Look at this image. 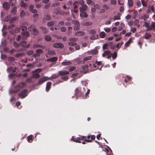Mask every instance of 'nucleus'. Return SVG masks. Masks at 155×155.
<instances>
[{
  "mask_svg": "<svg viewBox=\"0 0 155 155\" xmlns=\"http://www.w3.org/2000/svg\"><path fill=\"white\" fill-rule=\"evenodd\" d=\"M95 139L94 135H88L87 137L84 136H82L80 137L81 140H83L87 142H91L92 140H94Z\"/></svg>",
  "mask_w": 155,
  "mask_h": 155,
  "instance_id": "1",
  "label": "nucleus"
},
{
  "mask_svg": "<svg viewBox=\"0 0 155 155\" xmlns=\"http://www.w3.org/2000/svg\"><path fill=\"white\" fill-rule=\"evenodd\" d=\"M85 92V91L83 88L82 89L81 88L78 87L75 90V95L77 97L82 96Z\"/></svg>",
  "mask_w": 155,
  "mask_h": 155,
  "instance_id": "2",
  "label": "nucleus"
},
{
  "mask_svg": "<svg viewBox=\"0 0 155 155\" xmlns=\"http://www.w3.org/2000/svg\"><path fill=\"white\" fill-rule=\"evenodd\" d=\"M27 91L26 89L22 90L18 94V96L21 99L24 98L27 96Z\"/></svg>",
  "mask_w": 155,
  "mask_h": 155,
  "instance_id": "3",
  "label": "nucleus"
},
{
  "mask_svg": "<svg viewBox=\"0 0 155 155\" xmlns=\"http://www.w3.org/2000/svg\"><path fill=\"white\" fill-rule=\"evenodd\" d=\"M50 78H48L47 77H44L43 78H42L39 80L37 84V85H39L41 84L48 80H50L51 79Z\"/></svg>",
  "mask_w": 155,
  "mask_h": 155,
  "instance_id": "4",
  "label": "nucleus"
},
{
  "mask_svg": "<svg viewBox=\"0 0 155 155\" xmlns=\"http://www.w3.org/2000/svg\"><path fill=\"white\" fill-rule=\"evenodd\" d=\"M74 6V12L75 13H77L78 12V3L77 1H75L73 3Z\"/></svg>",
  "mask_w": 155,
  "mask_h": 155,
  "instance_id": "5",
  "label": "nucleus"
},
{
  "mask_svg": "<svg viewBox=\"0 0 155 155\" xmlns=\"http://www.w3.org/2000/svg\"><path fill=\"white\" fill-rule=\"evenodd\" d=\"M53 47L55 48H63L64 47L63 44L61 43H56L53 44Z\"/></svg>",
  "mask_w": 155,
  "mask_h": 155,
  "instance_id": "6",
  "label": "nucleus"
},
{
  "mask_svg": "<svg viewBox=\"0 0 155 155\" xmlns=\"http://www.w3.org/2000/svg\"><path fill=\"white\" fill-rule=\"evenodd\" d=\"M21 35L23 38L25 39H27L29 36V33L27 31L25 32H22Z\"/></svg>",
  "mask_w": 155,
  "mask_h": 155,
  "instance_id": "7",
  "label": "nucleus"
},
{
  "mask_svg": "<svg viewBox=\"0 0 155 155\" xmlns=\"http://www.w3.org/2000/svg\"><path fill=\"white\" fill-rule=\"evenodd\" d=\"M20 46H22L23 47L28 48L30 46V44H28L26 45V42L25 41H23L19 43Z\"/></svg>",
  "mask_w": 155,
  "mask_h": 155,
  "instance_id": "8",
  "label": "nucleus"
},
{
  "mask_svg": "<svg viewBox=\"0 0 155 155\" xmlns=\"http://www.w3.org/2000/svg\"><path fill=\"white\" fill-rule=\"evenodd\" d=\"M3 8L6 10H8L10 8L8 3L6 2H5L3 3Z\"/></svg>",
  "mask_w": 155,
  "mask_h": 155,
  "instance_id": "9",
  "label": "nucleus"
},
{
  "mask_svg": "<svg viewBox=\"0 0 155 155\" xmlns=\"http://www.w3.org/2000/svg\"><path fill=\"white\" fill-rule=\"evenodd\" d=\"M80 15L82 18H87L88 15L85 11L80 12Z\"/></svg>",
  "mask_w": 155,
  "mask_h": 155,
  "instance_id": "10",
  "label": "nucleus"
},
{
  "mask_svg": "<svg viewBox=\"0 0 155 155\" xmlns=\"http://www.w3.org/2000/svg\"><path fill=\"white\" fill-rule=\"evenodd\" d=\"M85 33L83 31H79L76 33L75 35L77 36H83L85 35Z\"/></svg>",
  "mask_w": 155,
  "mask_h": 155,
  "instance_id": "11",
  "label": "nucleus"
},
{
  "mask_svg": "<svg viewBox=\"0 0 155 155\" xmlns=\"http://www.w3.org/2000/svg\"><path fill=\"white\" fill-rule=\"evenodd\" d=\"M153 30L154 31H155V23L154 22H152V24L150 26H149V28L148 29H147V31Z\"/></svg>",
  "mask_w": 155,
  "mask_h": 155,
  "instance_id": "12",
  "label": "nucleus"
},
{
  "mask_svg": "<svg viewBox=\"0 0 155 155\" xmlns=\"http://www.w3.org/2000/svg\"><path fill=\"white\" fill-rule=\"evenodd\" d=\"M58 74L59 75H64L69 74V72L68 71H58Z\"/></svg>",
  "mask_w": 155,
  "mask_h": 155,
  "instance_id": "13",
  "label": "nucleus"
},
{
  "mask_svg": "<svg viewBox=\"0 0 155 155\" xmlns=\"http://www.w3.org/2000/svg\"><path fill=\"white\" fill-rule=\"evenodd\" d=\"M87 6L85 5H83L81 7L79 8L80 12L85 11L87 10Z\"/></svg>",
  "mask_w": 155,
  "mask_h": 155,
  "instance_id": "14",
  "label": "nucleus"
},
{
  "mask_svg": "<svg viewBox=\"0 0 155 155\" xmlns=\"http://www.w3.org/2000/svg\"><path fill=\"white\" fill-rule=\"evenodd\" d=\"M51 84V82H47L46 87V90L47 92H48L50 89Z\"/></svg>",
  "mask_w": 155,
  "mask_h": 155,
  "instance_id": "15",
  "label": "nucleus"
},
{
  "mask_svg": "<svg viewBox=\"0 0 155 155\" xmlns=\"http://www.w3.org/2000/svg\"><path fill=\"white\" fill-rule=\"evenodd\" d=\"M134 3L133 0H128V7L130 8V7L133 6Z\"/></svg>",
  "mask_w": 155,
  "mask_h": 155,
  "instance_id": "16",
  "label": "nucleus"
},
{
  "mask_svg": "<svg viewBox=\"0 0 155 155\" xmlns=\"http://www.w3.org/2000/svg\"><path fill=\"white\" fill-rule=\"evenodd\" d=\"M57 58L56 57H53L49 58L47 60L48 61H51L52 62H54L57 60Z\"/></svg>",
  "mask_w": 155,
  "mask_h": 155,
  "instance_id": "17",
  "label": "nucleus"
},
{
  "mask_svg": "<svg viewBox=\"0 0 155 155\" xmlns=\"http://www.w3.org/2000/svg\"><path fill=\"white\" fill-rule=\"evenodd\" d=\"M17 7L16 6L13 7L11 10V13L13 15H15L17 12Z\"/></svg>",
  "mask_w": 155,
  "mask_h": 155,
  "instance_id": "18",
  "label": "nucleus"
},
{
  "mask_svg": "<svg viewBox=\"0 0 155 155\" xmlns=\"http://www.w3.org/2000/svg\"><path fill=\"white\" fill-rule=\"evenodd\" d=\"M110 54H111V52L110 51H106L102 54V55L103 57H104L105 56L109 55Z\"/></svg>",
  "mask_w": 155,
  "mask_h": 155,
  "instance_id": "19",
  "label": "nucleus"
},
{
  "mask_svg": "<svg viewBox=\"0 0 155 155\" xmlns=\"http://www.w3.org/2000/svg\"><path fill=\"white\" fill-rule=\"evenodd\" d=\"M21 89L19 86L17 85L15 87L13 91L14 93H16L19 91Z\"/></svg>",
  "mask_w": 155,
  "mask_h": 155,
  "instance_id": "20",
  "label": "nucleus"
},
{
  "mask_svg": "<svg viewBox=\"0 0 155 155\" xmlns=\"http://www.w3.org/2000/svg\"><path fill=\"white\" fill-rule=\"evenodd\" d=\"M71 64V62L70 61H65L62 62L61 64L63 66L69 65Z\"/></svg>",
  "mask_w": 155,
  "mask_h": 155,
  "instance_id": "21",
  "label": "nucleus"
},
{
  "mask_svg": "<svg viewBox=\"0 0 155 155\" xmlns=\"http://www.w3.org/2000/svg\"><path fill=\"white\" fill-rule=\"evenodd\" d=\"M35 28V26L33 25L28 27V30L30 31H33L36 28Z\"/></svg>",
  "mask_w": 155,
  "mask_h": 155,
  "instance_id": "22",
  "label": "nucleus"
},
{
  "mask_svg": "<svg viewBox=\"0 0 155 155\" xmlns=\"http://www.w3.org/2000/svg\"><path fill=\"white\" fill-rule=\"evenodd\" d=\"M20 6L22 7L27 8V5L25 3L23 0H21L20 3Z\"/></svg>",
  "mask_w": 155,
  "mask_h": 155,
  "instance_id": "23",
  "label": "nucleus"
},
{
  "mask_svg": "<svg viewBox=\"0 0 155 155\" xmlns=\"http://www.w3.org/2000/svg\"><path fill=\"white\" fill-rule=\"evenodd\" d=\"M132 41V38H130L129 40L125 43L124 46H125L126 48L129 46Z\"/></svg>",
  "mask_w": 155,
  "mask_h": 155,
  "instance_id": "24",
  "label": "nucleus"
},
{
  "mask_svg": "<svg viewBox=\"0 0 155 155\" xmlns=\"http://www.w3.org/2000/svg\"><path fill=\"white\" fill-rule=\"evenodd\" d=\"M21 28L20 27L19 28H16L14 30H11V32L12 33V31H13V34H14L15 33H16L18 32H19L20 31Z\"/></svg>",
  "mask_w": 155,
  "mask_h": 155,
  "instance_id": "25",
  "label": "nucleus"
},
{
  "mask_svg": "<svg viewBox=\"0 0 155 155\" xmlns=\"http://www.w3.org/2000/svg\"><path fill=\"white\" fill-rule=\"evenodd\" d=\"M43 51L41 49H38L36 50L35 51L36 53L37 54V55L39 56L42 53Z\"/></svg>",
  "mask_w": 155,
  "mask_h": 155,
  "instance_id": "26",
  "label": "nucleus"
},
{
  "mask_svg": "<svg viewBox=\"0 0 155 155\" xmlns=\"http://www.w3.org/2000/svg\"><path fill=\"white\" fill-rule=\"evenodd\" d=\"M98 38V36L97 35L94 34L92 35L90 38L91 40H95L97 39Z\"/></svg>",
  "mask_w": 155,
  "mask_h": 155,
  "instance_id": "27",
  "label": "nucleus"
},
{
  "mask_svg": "<svg viewBox=\"0 0 155 155\" xmlns=\"http://www.w3.org/2000/svg\"><path fill=\"white\" fill-rule=\"evenodd\" d=\"M16 2V0H10L9 2V4L11 6L14 5Z\"/></svg>",
  "mask_w": 155,
  "mask_h": 155,
  "instance_id": "28",
  "label": "nucleus"
},
{
  "mask_svg": "<svg viewBox=\"0 0 155 155\" xmlns=\"http://www.w3.org/2000/svg\"><path fill=\"white\" fill-rule=\"evenodd\" d=\"M18 85L19 86L20 88L21 89L26 86V84L25 82H21L19 83Z\"/></svg>",
  "mask_w": 155,
  "mask_h": 155,
  "instance_id": "29",
  "label": "nucleus"
},
{
  "mask_svg": "<svg viewBox=\"0 0 155 155\" xmlns=\"http://www.w3.org/2000/svg\"><path fill=\"white\" fill-rule=\"evenodd\" d=\"M72 140H73L75 142L77 143H81V141L80 140H81V139H80V138L78 137V139H75L73 137H72L71 138Z\"/></svg>",
  "mask_w": 155,
  "mask_h": 155,
  "instance_id": "30",
  "label": "nucleus"
},
{
  "mask_svg": "<svg viewBox=\"0 0 155 155\" xmlns=\"http://www.w3.org/2000/svg\"><path fill=\"white\" fill-rule=\"evenodd\" d=\"M48 53V55H54L56 54V53L53 50H49Z\"/></svg>",
  "mask_w": 155,
  "mask_h": 155,
  "instance_id": "31",
  "label": "nucleus"
},
{
  "mask_svg": "<svg viewBox=\"0 0 155 155\" xmlns=\"http://www.w3.org/2000/svg\"><path fill=\"white\" fill-rule=\"evenodd\" d=\"M33 136L31 135L27 137V140L28 142L31 143L32 140V138Z\"/></svg>",
  "mask_w": 155,
  "mask_h": 155,
  "instance_id": "32",
  "label": "nucleus"
},
{
  "mask_svg": "<svg viewBox=\"0 0 155 155\" xmlns=\"http://www.w3.org/2000/svg\"><path fill=\"white\" fill-rule=\"evenodd\" d=\"M151 37L150 34H149L147 33L145 34L144 38L146 39H150Z\"/></svg>",
  "mask_w": 155,
  "mask_h": 155,
  "instance_id": "33",
  "label": "nucleus"
},
{
  "mask_svg": "<svg viewBox=\"0 0 155 155\" xmlns=\"http://www.w3.org/2000/svg\"><path fill=\"white\" fill-rule=\"evenodd\" d=\"M45 40L48 41H51V38L50 36L46 35L45 37Z\"/></svg>",
  "mask_w": 155,
  "mask_h": 155,
  "instance_id": "34",
  "label": "nucleus"
},
{
  "mask_svg": "<svg viewBox=\"0 0 155 155\" xmlns=\"http://www.w3.org/2000/svg\"><path fill=\"white\" fill-rule=\"evenodd\" d=\"M22 32H25L27 31V28L25 26H20Z\"/></svg>",
  "mask_w": 155,
  "mask_h": 155,
  "instance_id": "35",
  "label": "nucleus"
},
{
  "mask_svg": "<svg viewBox=\"0 0 155 155\" xmlns=\"http://www.w3.org/2000/svg\"><path fill=\"white\" fill-rule=\"evenodd\" d=\"M40 28L42 29L44 34H46L48 32V31L46 28L41 27Z\"/></svg>",
  "mask_w": 155,
  "mask_h": 155,
  "instance_id": "36",
  "label": "nucleus"
},
{
  "mask_svg": "<svg viewBox=\"0 0 155 155\" xmlns=\"http://www.w3.org/2000/svg\"><path fill=\"white\" fill-rule=\"evenodd\" d=\"M59 76V74L58 75L56 74H53L51 76V77H50L49 78H50V80L51 79H56L58 78Z\"/></svg>",
  "mask_w": 155,
  "mask_h": 155,
  "instance_id": "37",
  "label": "nucleus"
},
{
  "mask_svg": "<svg viewBox=\"0 0 155 155\" xmlns=\"http://www.w3.org/2000/svg\"><path fill=\"white\" fill-rule=\"evenodd\" d=\"M72 23L74 25H75V26L80 25L79 21L76 20H74L72 21Z\"/></svg>",
  "mask_w": 155,
  "mask_h": 155,
  "instance_id": "38",
  "label": "nucleus"
},
{
  "mask_svg": "<svg viewBox=\"0 0 155 155\" xmlns=\"http://www.w3.org/2000/svg\"><path fill=\"white\" fill-rule=\"evenodd\" d=\"M111 56L113 59H115L117 57V53L116 52H114L111 54Z\"/></svg>",
  "mask_w": 155,
  "mask_h": 155,
  "instance_id": "39",
  "label": "nucleus"
},
{
  "mask_svg": "<svg viewBox=\"0 0 155 155\" xmlns=\"http://www.w3.org/2000/svg\"><path fill=\"white\" fill-rule=\"evenodd\" d=\"M45 19L47 20H49L51 19V17L50 15H45L44 17Z\"/></svg>",
  "mask_w": 155,
  "mask_h": 155,
  "instance_id": "40",
  "label": "nucleus"
},
{
  "mask_svg": "<svg viewBox=\"0 0 155 155\" xmlns=\"http://www.w3.org/2000/svg\"><path fill=\"white\" fill-rule=\"evenodd\" d=\"M105 34H106L104 32H101L100 33V37L101 38H104L105 37Z\"/></svg>",
  "mask_w": 155,
  "mask_h": 155,
  "instance_id": "41",
  "label": "nucleus"
},
{
  "mask_svg": "<svg viewBox=\"0 0 155 155\" xmlns=\"http://www.w3.org/2000/svg\"><path fill=\"white\" fill-rule=\"evenodd\" d=\"M92 57L91 56H88L85 57L83 59V61L84 62L87 61L88 60H90L91 59Z\"/></svg>",
  "mask_w": 155,
  "mask_h": 155,
  "instance_id": "42",
  "label": "nucleus"
},
{
  "mask_svg": "<svg viewBox=\"0 0 155 155\" xmlns=\"http://www.w3.org/2000/svg\"><path fill=\"white\" fill-rule=\"evenodd\" d=\"M55 23L54 21H51L47 23V25L48 26H51L53 25Z\"/></svg>",
  "mask_w": 155,
  "mask_h": 155,
  "instance_id": "43",
  "label": "nucleus"
},
{
  "mask_svg": "<svg viewBox=\"0 0 155 155\" xmlns=\"http://www.w3.org/2000/svg\"><path fill=\"white\" fill-rule=\"evenodd\" d=\"M34 78H38L40 77V75L38 73L34 74L33 75Z\"/></svg>",
  "mask_w": 155,
  "mask_h": 155,
  "instance_id": "44",
  "label": "nucleus"
},
{
  "mask_svg": "<svg viewBox=\"0 0 155 155\" xmlns=\"http://www.w3.org/2000/svg\"><path fill=\"white\" fill-rule=\"evenodd\" d=\"M33 31V34L34 35H37L39 33V31L38 30H37L36 28Z\"/></svg>",
  "mask_w": 155,
  "mask_h": 155,
  "instance_id": "45",
  "label": "nucleus"
},
{
  "mask_svg": "<svg viewBox=\"0 0 155 155\" xmlns=\"http://www.w3.org/2000/svg\"><path fill=\"white\" fill-rule=\"evenodd\" d=\"M109 45L107 44H105L103 45V50L107 49L108 47L109 46Z\"/></svg>",
  "mask_w": 155,
  "mask_h": 155,
  "instance_id": "46",
  "label": "nucleus"
},
{
  "mask_svg": "<svg viewBox=\"0 0 155 155\" xmlns=\"http://www.w3.org/2000/svg\"><path fill=\"white\" fill-rule=\"evenodd\" d=\"M24 55L23 53H19L15 54V57L17 58L22 56Z\"/></svg>",
  "mask_w": 155,
  "mask_h": 155,
  "instance_id": "47",
  "label": "nucleus"
},
{
  "mask_svg": "<svg viewBox=\"0 0 155 155\" xmlns=\"http://www.w3.org/2000/svg\"><path fill=\"white\" fill-rule=\"evenodd\" d=\"M34 51L32 50H30L28 51L27 52V54L28 55H31L33 54Z\"/></svg>",
  "mask_w": 155,
  "mask_h": 155,
  "instance_id": "48",
  "label": "nucleus"
},
{
  "mask_svg": "<svg viewBox=\"0 0 155 155\" xmlns=\"http://www.w3.org/2000/svg\"><path fill=\"white\" fill-rule=\"evenodd\" d=\"M77 39L75 38H70L69 39V41L71 42H74L77 41Z\"/></svg>",
  "mask_w": 155,
  "mask_h": 155,
  "instance_id": "49",
  "label": "nucleus"
},
{
  "mask_svg": "<svg viewBox=\"0 0 155 155\" xmlns=\"http://www.w3.org/2000/svg\"><path fill=\"white\" fill-rule=\"evenodd\" d=\"M92 24V23L91 22L89 21L84 23V25L85 26L91 25Z\"/></svg>",
  "mask_w": 155,
  "mask_h": 155,
  "instance_id": "50",
  "label": "nucleus"
},
{
  "mask_svg": "<svg viewBox=\"0 0 155 155\" xmlns=\"http://www.w3.org/2000/svg\"><path fill=\"white\" fill-rule=\"evenodd\" d=\"M80 29V25L74 26V30L75 31L78 30Z\"/></svg>",
  "mask_w": 155,
  "mask_h": 155,
  "instance_id": "51",
  "label": "nucleus"
},
{
  "mask_svg": "<svg viewBox=\"0 0 155 155\" xmlns=\"http://www.w3.org/2000/svg\"><path fill=\"white\" fill-rule=\"evenodd\" d=\"M64 22L63 21H61L59 22L58 24V26H61L64 25Z\"/></svg>",
  "mask_w": 155,
  "mask_h": 155,
  "instance_id": "52",
  "label": "nucleus"
},
{
  "mask_svg": "<svg viewBox=\"0 0 155 155\" xmlns=\"http://www.w3.org/2000/svg\"><path fill=\"white\" fill-rule=\"evenodd\" d=\"M104 30L107 33L111 31V29L110 28H104Z\"/></svg>",
  "mask_w": 155,
  "mask_h": 155,
  "instance_id": "53",
  "label": "nucleus"
},
{
  "mask_svg": "<svg viewBox=\"0 0 155 155\" xmlns=\"http://www.w3.org/2000/svg\"><path fill=\"white\" fill-rule=\"evenodd\" d=\"M113 19L114 20H119L120 19V17L119 15H116L114 16Z\"/></svg>",
  "mask_w": 155,
  "mask_h": 155,
  "instance_id": "54",
  "label": "nucleus"
},
{
  "mask_svg": "<svg viewBox=\"0 0 155 155\" xmlns=\"http://www.w3.org/2000/svg\"><path fill=\"white\" fill-rule=\"evenodd\" d=\"M141 2L143 5L144 7H146L147 5V3L146 2L144 1L143 0H141Z\"/></svg>",
  "mask_w": 155,
  "mask_h": 155,
  "instance_id": "55",
  "label": "nucleus"
},
{
  "mask_svg": "<svg viewBox=\"0 0 155 155\" xmlns=\"http://www.w3.org/2000/svg\"><path fill=\"white\" fill-rule=\"evenodd\" d=\"M60 29L61 31L63 32H65L66 31V28L64 27H61L60 28Z\"/></svg>",
  "mask_w": 155,
  "mask_h": 155,
  "instance_id": "56",
  "label": "nucleus"
},
{
  "mask_svg": "<svg viewBox=\"0 0 155 155\" xmlns=\"http://www.w3.org/2000/svg\"><path fill=\"white\" fill-rule=\"evenodd\" d=\"M14 45L15 47H18L20 46V44L19 43V44L15 42H14Z\"/></svg>",
  "mask_w": 155,
  "mask_h": 155,
  "instance_id": "57",
  "label": "nucleus"
},
{
  "mask_svg": "<svg viewBox=\"0 0 155 155\" xmlns=\"http://www.w3.org/2000/svg\"><path fill=\"white\" fill-rule=\"evenodd\" d=\"M144 23V24L143 25V26H145L147 28V29H148L149 26L148 23L146 22H145Z\"/></svg>",
  "mask_w": 155,
  "mask_h": 155,
  "instance_id": "58",
  "label": "nucleus"
},
{
  "mask_svg": "<svg viewBox=\"0 0 155 155\" xmlns=\"http://www.w3.org/2000/svg\"><path fill=\"white\" fill-rule=\"evenodd\" d=\"M42 71V69L41 68H38L36 70H35L34 71H33V73L34 72H36V73H40Z\"/></svg>",
  "mask_w": 155,
  "mask_h": 155,
  "instance_id": "59",
  "label": "nucleus"
},
{
  "mask_svg": "<svg viewBox=\"0 0 155 155\" xmlns=\"http://www.w3.org/2000/svg\"><path fill=\"white\" fill-rule=\"evenodd\" d=\"M68 44L69 45L72 46H74L76 44V43L71 41L68 42Z\"/></svg>",
  "mask_w": 155,
  "mask_h": 155,
  "instance_id": "60",
  "label": "nucleus"
},
{
  "mask_svg": "<svg viewBox=\"0 0 155 155\" xmlns=\"http://www.w3.org/2000/svg\"><path fill=\"white\" fill-rule=\"evenodd\" d=\"M77 1L79 5V4H80L82 6L83 5H84L83 4H84V2L83 0H80L79 1Z\"/></svg>",
  "mask_w": 155,
  "mask_h": 155,
  "instance_id": "61",
  "label": "nucleus"
},
{
  "mask_svg": "<svg viewBox=\"0 0 155 155\" xmlns=\"http://www.w3.org/2000/svg\"><path fill=\"white\" fill-rule=\"evenodd\" d=\"M15 27V25L12 24L8 26V29H10Z\"/></svg>",
  "mask_w": 155,
  "mask_h": 155,
  "instance_id": "62",
  "label": "nucleus"
},
{
  "mask_svg": "<svg viewBox=\"0 0 155 155\" xmlns=\"http://www.w3.org/2000/svg\"><path fill=\"white\" fill-rule=\"evenodd\" d=\"M130 77H129L128 76H126V78L124 80V81L126 82H128V81H129L130 80Z\"/></svg>",
  "mask_w": 155,
  "mask_h": 155,
  "instance_id": "63",
  "label": "nucleus"
},
{
  "mask_svg": "<svg viewBox=\"0 0 155 155\" xmlns=\"http://www.w3.org/2000/svg\"><path fill=\"white\" fill-rule=\"evenodd\" d=\"M76 69V67H72L69 68L68 69V70L69 71H73Z\"/></svg>",
  "mask_w": 155,
  "mask_h": 155,
  "instance_id": "64",
  "label": "nucleus"
}]
</instances>
